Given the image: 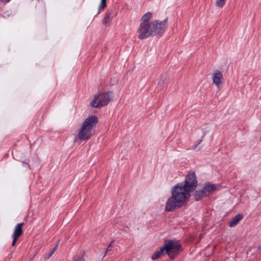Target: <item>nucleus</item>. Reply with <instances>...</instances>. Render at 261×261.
Listing matches in <instances>:
<instances>
[{
    "instance_id": "obj_23",
    "label": "nucleus",
    "mask_w": 261,
    "mask_h": 261,
    "mask_svg": "<svg viewBox=\"0 0 261 261\" xmlns=\"http://www.w3.org/2000/svg\"><path fill=\"white\" fill-rule=\"evenodd\" d=\"M202 138H203L204 137V136H205L206 135V131L204 130V129L202 128Z\"/></svg>"
},
{
    "instance_id": "obj_8",
    "label": "nucleus",
    "mask_w": 261,
    "mask_h": 261,
    "mask_svg": "<svg viewBox=\"0 0 261 261\" xmlns=\"http://www.w3.org/2000/svg\"><path fill=\"white\" fill-rule=\"evenodd\" d=\"M213 84L219 88L222 83L223 75L220 71L216 70L214 71L213 77H212Z\"/></svg>"
},
{
    "instance_id": "obj_14",
    "label": "nucleus",
    "mask_w": 261,
    "mask_h": 261,
    "mask_svg": "<svg viewBox=\"0 0 261 261\" xmlns=\"http://www.w3.org/2000/svg\"><path fill=\"white\" fill-rule=\"evenodd\" d=\"M85 254V251H81L79 254H76L74 257V261H83V257Z\"/></svg>"
},
{
    "instance_id": "obj_24",
    "label": "nucleus",
    "mask_w": 261,
    "mask_h": 261,
    "mask_svg": "<svg viewBox=\"0 0 261 261\" xmlns=\"http://www.w3.org/2000/svg\"><path fill=\"white\" fill-rule=\"evenodd\" d=\"M114 241H112L110 244V245L109 246H110V247H111L112 245L113 244V243H114Z\"/></svg>"
},
{
    "instance_id": "obj_11",
    "label": "nucleus",
    "mask_w": 261,
    "mask_h": 261,
    "mask_svg": "<svg viewBox=\"0 0 261 261\" xmlns=\"http://www.w3.org/2000/svg\"><path fill=\"white\" fill-rule=\"evenodd\" d=\"M164 252H165V249L163 245L162 247L160 248V249L154 251V252L152 254L151 258L152 260L160 258L162 255H163Z\"/></svg>"
},
{
    "instance_id": "obj_15",
    "label": "nucleus",
    "mask_w": 261,
    "mask_h": 261,
    "mask_svg": "<svg viewBox=\"0 0 261 261\" xmlns=\"http://www.w3.org/2000/svg\"><path fill=\"white\" fill-rule=\"evenodd\" d=\"M107 0H101L100 5L98 8V11L97 14L100 12L101 9L107 7Z\"/></svg>"
},
{
    "instance_id": "obj_18",
    "label": "nucleus",
    "mask_w": 261,
    "mask_h": 261,
    "mask_svg": "<svg viewBox=\"0 0 261 261\" xmlns=\"http://www.w3.org/2000/svg\"><path fill=\"white\" fill-rule=\"evenodd\" d=\"M29 160L27 159L24 161L22 162V165L24 167L26 168L30 169V165H29Z\"/></svg>"
},
{
    "instance_id": "obj_4",
    "label": "nucleus",
    "mask_w": 261,
    "mask_h": 261,
    "mask_svg": "<svg viewBox=\"0 0 261 261\" xmlns=\"http://www.w3.org/2000/svg\"><path fill=\"white\" fill-rule=\"evenodd\" d=\"M165 253L171 259H174L182 250V246L173 240H165L164 244Z\"/></svg>"
},
{
    "instance_id": "obj_16",
    "label": "nucleus",
    "mask_w": 261,
    "mask_h": 261,
    "mask_svg": "<svg viewBox=\"0 0 261 261\" xmlns=\"http://www.w3.org/2000/svg\"><path fill=\"white\" fill-rule=\"evenodd\" d=\"M110 17H111V13L108 11H107L106 12L105 17L103 19V23L104 24H106L108 22Z\"/></svg>"
},
{
    "instance_id": "obj_10",
    "label": "nucleus",
    "mask_w": 261,
    "mask_h": 261,
    "mask_svg": "<svg viewBox=\"0 0 261 261\" xmlns=\"http://www.w3.org/2000/svg\"><path fill=\"white\" fill-rule=\"evenodd\" d=\"M23 223H18L15 227L14 231L12 236H14L19 238L22 233V226Z\"/></svg>"
},
{
    "instance_id": "obj_1",
    "label": "nucleus",
    "mask_w": 261,
    "mask_h": 261,
    "mask_svg": "<svg viewBox=\"0 0 261 261\" xmlns=\"http://www.w3.org/2000/svg\"><path fill=\"white\" fill-rule=\"evenodd\" d=\"M197 186V177L194 172L187 175L184 182L174 186L171 191V196L166 201V212H171L181 207L188 201L190 193Z\"/></svg>"
},
{
    "instance_id": "obj_3",
    "label": "nucleus",
    "mask_w": 261,
    "mask_h": 261,
    "mask_svg": "<svg viewBox=\"0 0 261 261\" xmlns=\"http://www.w3.org/2000/svg\"><path fill=\"white\" fill-rule=\"evenodd\" d=\"M113 93L112 91L104 92L95 96L90 102L92 108H100L108 105L112 100Z\"/></svg>"
},
{
    "instance_id": "obj_22",
    "label": "nucleus",
    "mask_w": 261,
    "mask_h": 261,
    "mask_svg": "<svg viewBox=\"0 0 261 261\" xmlns=\"http://www.w3.org/2000/svg\"><path fill=\"white\" fill-rule=\"evenodd\" d=\"M11 0H0V2L3 3V4H7L9 3Z\"/></svg>"
},
{
    "instance_id": "obj_13",
    "label": "nucleus",
    "mask_w": 261,
    "mask_h": 261,
    "mask_svg": "<svg viewBox=\"0 0 261 261\" xmlns=\"http://www.w3.org/2000/svg\"><path fill=\"white\" fill-rule=\"evenodd\" d=\"M59 242L60 241H58L57 244L44 256V258L45 260H48L53 255L58 247Z\"/></svg>"
},
{
    "instance_id": "obj_20",
    "label": "nucleus",
    "mask_w": 261,
    "mask_h": 261,
    "mask_svg": "<svg viewBox=\"0 0 261 261\" xmlns=\"http://www.w3.org/2000/svg\"><path fill=\"white\" fill-rule=\"evenodd\" d=\"M12 238H13V242L12 243V246H15V245L17 241L18 238L14 237V236H12Z\"/></svg>"
},
{
    "instance_id": "obj_5",
    "label": "nucleus",
    "mask_w": 261,
    "mask_h": 261,
    "mask_svg": "<svg viewBox=\"0 0 261 261\" xmlns=\"http://www.w3.org/2000/svg\"><path fill=\"white\" fill-rule=\"evenodd\" d=\"M216 190V185L207 182L203 184L202 188L200 190L195 192L194 197L195 201H198L203 198L207 197L211 193Z\"/></svg>"
},
{
    "instance_id": "obj_17",
    "label": "nucleus",
    "mask_w": 261,
    "mask_h": 261,
    "mask_svg": "<svg viewBox=\"0 0 261 261\" xmlns=\"http://www.w3.org/2000/svg\"><path fill=\"white\" fill-rule=\"evenodd\" d=\"M225 3V0H216V5L219 7H222Z\"/></svg>"
},
{
    "instance_id": "obj_9",
    "label": "nucleus",
    "mask_w": 261,
    "mask_h": 261,
    "mask_svg": "<svg viewBox=\"0 0 261 261\" xmlns=\"http://www.w3.org/2000/svg\"><path fill=\"white\" fill-rule=\"evenodd\" d=\"M243 218V215L242 214H238L234 217L232 218V220L229 222L228 226L230 227L235 226L238 224L240 221Z\"/></svg>"
},
{
    "instance_id": "obj_7",
    "label": "nucleus",
    "mask_w": 261,
    "mask_h": 261,
    "mask_svg": "<svg viewBox=\"0 0 261 261\" xmlns=\"http://www.w3.org/2000/svg\"><path fill=\"white\" fill-rule=\"evenodd\" d=\"M138 38L139 39H146L152 36L151 23H140L138 29Z\"/></svg>"
},
{
    "instance_id": "obj_19",
    "label": "nucleus",
    "mask_w": 261,
    "mask_h": 261,
    "mask_svg": "<svg viewBox=\"0 0 261 261\" xmlns=\"http://www.w3.org/2000/svg\"><path fill=\"white\" fill-rule=\"evenodd\" d=\"M202 140L203 138H202L197 140L196 142V144L192 147V149H195L197 147V146L202 142Z\"/></svg>"
},
{
    "instance_id": "obj_21",
    "label": "nucleus",
    "mask_w": 261,
    "mask_h": 261,
    "mask_svg": "<svg viewBox=\"0 0 261 261\" xmlns=\"http://www.w3.org/2000/svg\"><path fill=\"white\" fill-rule=\"evenodd\" d=\"M110 251H111V247H110V246H108V247H107V248L106 249L105 254L102 256V258H103L106 256L107 253H109Z\"/></svg>"
},
{
    "instance_id": "obj_2",
    "label": "nucleus",
    "mask_w": 261,
    "mask_h": 261,
    "mask_svg": "<svg viewBox=\"0 0 261 261\" xmlns=\"http://www.w3.org/2000/svg\"><path fill=\"white\" fill-rule=\"evenodd\" d=\"M97 122V117L95 115H91L87 118L82 123L77 134L78 138L82 141L89 139L92 135V130L96 127Z\"/></svg>"
},
{
    "instance_id": "obj_6",
    "label": "nucleus",
    "mask_w": 261,
    "mask_h": 261,
    "mask_svg": "<svg viewBox=\"0 0 261 261\" xmlns=\"http://www.w3.org/2000/svg\"><path fill=\"white\" fill-rule=\"evenodd\" d=\"M167 18L162 21L159 20L152 21L151 22L152 36L156 35L161 37L165 32L167 25Z\"/></svg>"
},
{
    "instance_id": "obj_12",
    "label": "nucleus",
    "mask_w": 261,
    "mask_h": 261,
    "mask_svg": "<svg viewBox=\"0 0 261 261\" xmlns=\"http://www.w3.org/2000/svg\"><path fill=\"white\" fill-rule=\"evenodd\" d=\"M151 17L152 13L149 12H147L146 13L144 14L142 17L140 23L144 22V23H150L149 21L151 19Z\"/></svg>"
}]
</instances>
